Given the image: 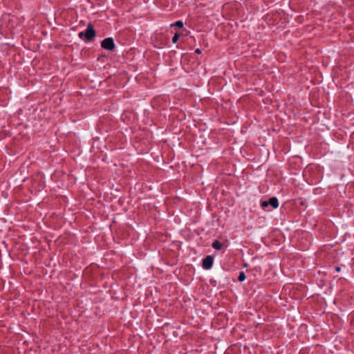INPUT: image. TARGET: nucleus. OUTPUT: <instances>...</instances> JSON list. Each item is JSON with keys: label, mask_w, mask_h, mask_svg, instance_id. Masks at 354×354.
<instances>
[{"label": "nucleus", "mask_w": 354, "mask_h": 354, "mask_svg": "<svg viewBox=\"0 0 354 354\" xmlns=\"http://www.w3.org/2000/svg\"><path fill=\"white\" fill-rule=\"evenodd\" d=\"M79 37L82 39H84V41H89L93 39V38L95 35V31L93 27V26L89 24L87 26V28L86 30L84 32H79Z\"/></svg>", "instance_id": "f257e3e1"}, {"label": "nucleus", "mask_w": 354, "mask_h": 354, "mask_svg": "<svg viewBox=\"0 0 354 354\" xmlns=\"http://www.w3.org/2000/svg\"><path fill=\"white\" fill-rule=\"evenodd\" d=\"M213 265V257L212 256H207L203 260V267L205 269H210L212 267Z\"/></svg>", "instance_id": "f03ea898"}, {"label": "nucleus", "mask_w": 354, "mask_h": 354, "mask_svg": "<svg viewBox=\"0 0 354 354\" xmlns=\"http://www.w3.org/2000/svg\"><path fill=\"white\" fill-rule=\"evenodd\" d=\"M102 47L104 49L111 50V37H107L102 41Z\"/></svg>", "instance_id": "7ed1b4c3"}, {"label": "nucleus", "mask_w": 354, "mask_h": 354, "mask_svg": "<svg viewBox=\"0 0 354 354\" xmlns=\"http://www.w3.org/2000/svg\"><path fill=\"white\" fill-rule=\"evenodd\" d=\"M268 205H271L273 208H277L279 206L278 199L276 197H272L268 201Z\"/></svg>", "instance_id": "20e7f679"}, {"label": "nucleus", "mask_w": 354, "mask_h": 354, "mask_svg": "<svg viewBox=\"0 0 354 354\" xmlns=\"http://www.w3.org/2000/svg\"><path fill=\"white\" fill-rule=\"evenodd\" d=\"M222 246H223V244L218 241H214L212 243V247L213 248H214L215 250H221L222 248Z\"/></svg>", "instance_id": "39448f33"}, {"label": "nucleus", "mask_w": 354, "mask_h": 354, "mask_svg": "<svg viewBox=\"0 0 354 354\" xmlns=\"http://www.w3.org/2000/svg\"><path fill=\"white\" fill-rule=\"evenodd\" d=\"M238 279L239 281H243L245 279V274L243 272H240Z\"/></svg>", "instance_id": "423d86ee"}, {"label": "nucleus", "mask_w": 354, "mask_h": 354, "mask_svg": "<svg viewBox=\"0 0 354 354\" xmlns=\"http://www.w3.org/2000/svg\"><path fill=\"white\" fill-rule=\"evenodd\" d=\"M171 26H177L178 28H182L183 26V23L181 21H177L176 23L172 24Z\"/></svg>", "instance_id": "0eeeda50"}, {"label": "nucleus", "mask_w": 354, "mask_h": 354, "mask_svg": "<svg viewBox=\"0 0 354 354\" xmlns=\"http://www.w3.org/2000/svg\"><path fill=\"white\" fill-rule=\"evenodd\" d=\"M179 35L178 34H175L172 38L173 43L176 44L178 40Z\"/></svg>", "instance_id": "6e6552de"}, {"label": "nucleus", "mask_w": 354, "mask_h": 354, "mask_svg": "<svg viewBox=\"0 0 354 354\" xmlns=\"http://www.w3.org/2000/svg\"><path fill=\"white\" fill-rule=\"evenodd\" d=\"M261 205L263 208L267 207L269 205L268 201H263L261 203Z\"/></svg>", "instance_id": "1a4fd4ad"}, {"label": "nucleus", "mask_w": 354, "mask_h": 354, "mask_svg": "<svg viewBox=\"0 0 354 354\" xmlns=\"http://www.w3.org/2000/svg\"><path fill=\"white\" fill-rule=\"evenodd\" d=\"M195 53H197V54H200L201 53V50L197 48L196 50H195Z\"/></svg>", "instance_id": "9d476101"}, {"label": "nucleus", "mask_w": 354, "mask_h": 354, "mask_svg": "<svg viewBox=\"0 0 354 354\" xmlns=\"http://www.w3.org/2000/svg\"><path fill=\"white\" fill-rule=\"evenodd\" d=\"M112 50L115 48V44L113 43V40L112 39V46H111Z\"/></svg>", "instance_id": "9b49d317"}, {"label": "nucleus", "mask_w": 354, "mask_h": 354, "mask_svg": "<svg viewBox=\"0 0 354 354\" xmlns=\"http://www.w3.org/2000/svg\"><path fill=\"white\" fill-rule=\"evenodd\" d=\"M336 271L339 272L340 271V267L337 266L335 268Z\"/></svg>", "instance_id": "f8f14e48"}]
</instances>
